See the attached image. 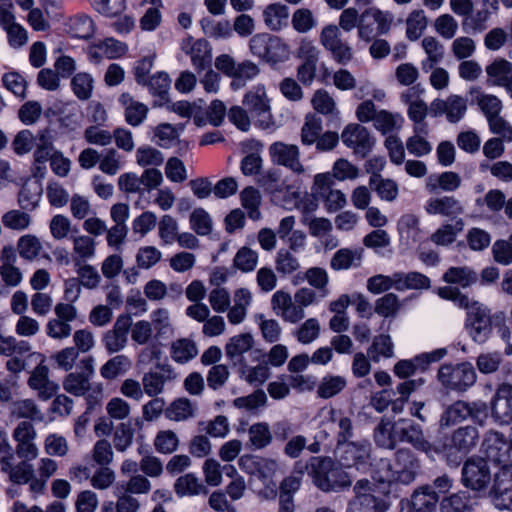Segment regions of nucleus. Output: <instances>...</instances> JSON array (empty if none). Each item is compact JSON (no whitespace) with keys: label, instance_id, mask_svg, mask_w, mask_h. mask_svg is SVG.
Here are the masks:
<instances>
[{"label":"nucleus","instance_id":"1","mask_svg":"<svg viewBox=\"0 0 512 512\" xmlns=\"http://www.w3.org/2000/svg\"><path fill=\"white\" fill-rule=\"evenodd\" d=\"M436 293L440 298L451 301L457 307L466 310L464 328L475 343H485L491 336L493 324L498 325L505 322L503 312L491 315L487 306L476 300H471L467 295L461 293L457 287H439Z\"/></svg>","mask_w":512,"mask_h":512},{"label":"nucleus","instance_id":"2","mask_svg":"<svg viewBox=\"0 0 512 512\" xmlns=\"http://www.w3.org/2000/svg\"><path fill=\"white\" fill-rule=\"evenodd\" d=\"M420 470V461L408 448H400L394 454V462L380 459L373 471V479L382 484L409 485L415 481Z\"/></svg>","mask_w":512,"mask_h":512},{"label":"nucleus","instance_id":"3","mask_svg":"<svg viewBox=\"0 0 512 512\" xmlns=\"http://www.w3.org/2000/svg\"><path fill=\"white\" fill-rule=\"evenodd\" d=\"M358 174V169L351 162H335L333 175L325 173L315 176L314 193L319 199L323 200L328 212H336L347 203L346 196L342 191L332 189L333 177L338 180L355 179Z\"/></svg>","mask_w":512,"mask_h":512},{"label":"nucleus","instance_id":"4","mask_svg":"<svg viewBox=\"0 0 512 512\" xmlns=\"http://www.w3.org/2000/svg\"><path fill=\"white\" fill-rule=\"evenodd\" d=\"M312 463V483L320 491L338 493L352 486L350 474L332 457L317 456Z\"/></svg>","mask_w":512,"mask_h":512},{"label":"nucleus","instance_id":"5","mask_svg":"<svg viewBox=\"0 0 512 512\" xmlns=\"http://www.w3.org/2000/svg\"><path fill=\"white\" fill-rule=\"evenodd\" d=\"M81 113L73 103L55 99L44 109L47 128L55 136H72L81 122Z\"/></svg>","mask_w":512,"mask_h":512},{"label":"nucleus","instance_id":"6","mask_svg":"<svg viewBox=\"0 0 512 512\" xmlns=\"http://www.w3.org/2000/svg\"><path fill=\"white\" fill-rule=\"evenodd\" d=\"M249 49L252 55L260 60L275 66L289 59V45L279 36L270 33H257L249 40Z\"/></svg>","mask_w":512,"mask_h":512},{"label":"nucleus","instance_id":"7","mask_svg":"<svg viewBox=\"0 0 512 512\" xmlns=\"http://www.w3.org/2000/svg\"><path fill=\"white\" fill-rule=\"evenodd\" d=\"M488 417V405L482 400L464 401L457 400L446 409L440 416L441 428H448L470 418L479 425H484Z\"/></svg>","mask_w":512,"mask_h":512},{"label":"nucleus","instance_id":"8","mask_svg":"<svg viewBox=\"0 0 512 512\" xmlns=\"http://www.w3.org/2000/svg\"><path fill=\"white\" fill-rule=\"evenodd\" d=\"M338 462L343 468L367 472L372 465V445L369 440L348 441L337 446Z\"/></svg>","mask_w":512,"mask_h":512},{"label":"nucleus","instance_id":"9","mask_svg":"<svg viewBox=\"0 0 512 512\" xmlns=\"http://www.w3.org/2000/svg\"><path fill=\"white\" fill-rule=\"evenodd\" d=\"M438 380L447 390L465 392L476 382V372L468 362L444 364L438 370Z\"/></svg>","mask_w":512,"mask_h":512},{"label":"nucleus","instance_id":"10","mask_svg":"<svg viewBox=\"0 0 512 512\" xmlns=\"http://www.w3.org/2000/svg\"><path fill=\"white\" fill-rule=\"evenodd\" d=\"M30 351V345L26 341H17L13 337H2V355L10 358L5 363L6 369L10 372L6 382L9 386H15L18 382L19 373L26 366L25 357Z\"/></svg>","mask_w":512,"mask_h":512},{"label":"nucleus","instance_id":"11","mask_svg":"<svg viewBox=\"0 0 512 512\" xmlns=\"http://www.w3.org/2000/svg\"><path fill=\"white\" fill-rule=\"evenodd\" d=\"M13 447L2 440V472L8 475V479L15 485L27 484L33 476L34 469L31 460L20 459L17 461Z\"/></svg>","mask_w":512,"mask_h":512},{"label":"nucleus","instance_id":"12","mask_svg":"<svg viewBox=\"0 0 512 512\" xmlns=\"http://www.w3.org/2000/svg\"><path fill=\"white\" fill-rule=\"evenodd\" d=\"M342 143L353 150L355 156L366 158L372 151L376 139L370 131L359 123L347 124L341 133Z\"/></svg>","mask_w":512,"mask_h":512},{"label":"nucleus","instance_id":"13","mask_svg":"<svg viewBox=\"0 0 512 512\" xmlns=\"http://www.w3.org/2000/svg\"><path fill=\"white\" fill-rule=\"evenodd\" d=\"M446 354V348H438L416 355L411 359L400 360L394 365L393 372L398 378H409L417 372L426 371L432 363L440 361Z\"/></svg>","mask_w":512,"mask_h":512},{"label":"nucleus","instance_id":"14","mask_svg":"<svg viewBox=\"0 0 512 512\" xmlns=\"http://www.w3.org/2000/svg\"><path fill=\"white\" fill-rule=\"evenodd\" d=\"M491 480L488 463L480 457L468 458L462 467V484L474 491L485 489Z\"/></svg>","mask_w":512,"mask_h":512},{"label":"nucleus","instance_id":"15","mask_svg":"<svg viewBox=\"0 0 512 512\" xmlns=\"http://www.w3.org/2000/svg\"><path fill=\"white\" fill-rule=\"evenodd\" d=\"M491 417L493 421L505 426L512 423V385L502 383L498 385L496 391L490 401Z\"/></svg>","mask_w":512,"mask_h":512},{"label":"nucleus","instance_id":"16","mask_svg":"<svg viewBox=\"0 0 512 512\" xmlns=\"http://www.w3.org/2000/svg\"><path fill=\"white\" fill-rule=\"evenodd\" d=\"M12 437L16 443L15 448H13L14 455L18 459L34 460L37 458L39 450L34 442L36 430L30 422H20L14 429Z\"/></svg>","mask_w":512,"mask_h":512},{"label":"nucleus","instance_id":"17","mask_svg":"<svg viewBox=\"0 0 512 512\" xmlns=\"http://www.w3.org/2000/svg\"><path fill=\"white\" fill-rule=\"evenodd\" d=\"M131 325L132 319L129 315H120L113 327L103 334L102 343L109 354L118 353L127 346Z\"/></svg>","mask_w":512,"mask_h":512},{"label":"nucleus","instance_id":"18","mask_svg":"<svg viewBox=\"0 0 512 512\" xmlns=\"http://www.w3.org/2000/svg\"><path fill=\"white\" fill-rule=\"evenodd\" d=\"M271 305L274 312L286 322L295 324L305 317V312L301 305L284 291L279 290L273 294Z\"/></svg>","mask_w":512,"mask_h":512},{"label":"nucleus","instance_id":"19","mask_svg":"<svg viewBox=\"0 0 512 512\" xmlns=\"http://www.w3.org/2000/svg\"><path fill=\"white\" fill-rule=\"evenodd\" d=\"M158 367L160 371H149L144 373L142 377L144 392L149 397H155L162 394L164 392L165 385L177 378V373L171 365L163 364Z\"/></svg>","mask_w":512,"mask_h":512},{"label":"nucleus","instance_id":"20","mask_svg":"<svg viewBox=\"0 0 512 512\" xmlns=\"http://www.w3.org/2000/svg\"><path fill=\"white\" fill-rule=\"evenodd\" d=\"M11 6V0H2V29L7 34L10 47L19 49L28 42V32L5 6Z\"/></svg>","mask_w":512,"mask_h":512},{"label":"nucleus","instance_id":"21","mask_svg":"<svg viewBox=\"0 0 512 512\" xmlns=\"http://www.w3.org/2000/svg\"><path fill=\"white\" fill-rule=\"evenodd\" d=\"M395 433L398 435L399 441L411 444L416 450L424 452L430 459L435 458L436 445L426 440L420 425L409 424L396 428Z\"/></svg>","mask_w":512,"mask_h":512},{"label":"nucleus","instance_id":"22","mask_svg":"<svg viewBox=\"0 0 512 512\" xmlns=\"http://www.w3.org/2000/svg\"><path fill=\"white\" fill-rule=\"evenodd\" d=\"M28 386L44 401L52 398L59 390V385L49 379V368L43 364L33 369L28 379Z\"/></svg>","mask_w":512,"mask_h":512},{"label":"nucleus","instance_id":"23","mask_svg":"<svg viewBox=\"0 0 512 512\" xmlns=\"http://www.w3.org/2000/svg\"><path fill=\"white\" fill-rule=\"evenodd\" d=\"M55 135L46 127L35 136L33 160H69L54 146Z\"/></svg>","mask_w":512,"mask_h":512},{"label":"nucleus","instance_id":"24","mask_svg":"<svg viewBox=\"0 0 512 512\" xmlns=\"http://www.w3.org/2000/svg\"><path fill=\"white\" fill-rule=\"evenodd\" d=\"M239 466L251 474H256L263 482L272 481L278 470L276 460L263 457L242 456L239 459Z\"/></svg>","mask_w":512,"mask_h":512},{"label":"nucleus","instance_id":"25","mask_svg":"<svg viewBox=\"0 0 512 512\" xmlns=\"http://www.w3.org/2000/svg\"><path fill=\"white\" fill-rule=\"evenodd\" d=\"M483 445L488 460L501 464L509 458L512 440L508 442L502 433L490 432L487 434Z\"/></svg>","mask_w":512,"mask_h":512},{"label":"nucleus","instance_id":"26","mask_svg":"<svg viewBox=\"0 0 512 512\" xmlns=\"http://www.w3.org/2000/svg\"><path fill=\"white\" fill-rule=\"evenodd\" d=\"M43 194L41 179L34 176L25 181L18 194V203L24 211H33L39 205Z\"/></svg>","mask_w":512,"mask_h":512},{"label":"nucleus","instance_id":"27","mask_svg":"<svg viewBox=\"0 0 512 512\" xmlns=\"http://www.w3.org/2000/svg\"><path fill=\"white\" fill-rule=\"evenodd\" d=\"M438 501V493L430 485H423L413 492L409 503L414 512H432Z\"/></svg>","mask_w":512,"mask_h":512},{"label":"nucleus","instance_id":"28","mask_svg":"<svg viewBox=\"0 0 512 512\" xmlns=\"http://www.w3.org/2000/svg\"><path fill=\"white\" fill-rule=\"evenodd\" d=\"M479 438L478 429L475 426L466 425L454 430L450 435L449 441L454 444L458 451L468 454L477 446Z\"/></svg>","mask_w":512,"mask_h":512},{"label":"nucleus","instance_id":"29","mask_svg":"<svg viewBox=\"0 0 512 512\" xmlns=\"http://www.w3.org/2000/svg\"><path fill=\"white\" fill-rule=\"evenodd\" d=\"M388 506L384 497L374 494L360 495L349 501L346 512H386Z\"/></svg>","mask_w":512,"mask_h":512},{"label":"nucleus","instance_id":"30","mask_svg":"<svg viewBox=\"0 0 512 512\" xmlns=\"http://www.w3.org/2000/svg\"><path fill=\"white\" fill-rule=\"evenodd\" d=\"M72 243L73 266L86 263L88 260L94 258L96 254V242L92 237L88 235L74 236L72 237Z\"/></svg>","mask_w":512,"mask_h":512},{"label":"nucleus","instance_id":"31","mask_svg":"<svg viewBox=\"0 0 512 512\" xmlns=\"http://www.w3.org/2000/svg\"><path fill=\"white\" fill-rule=\"evenodd\" d=\"M132 365V360L127 355L117 354L100 367V375L105 380L113 381L130 371Z\"/></svg>","mask_w":512,"mask_h":512},{"label":"nucleus","instance_id":"32","mask_svg":"<svg viewBox=\"0 0 512 512\" xmlns=\"http://www.w3.org/2000/svg\"><path fill=\"white\" fill-rule=\"evenodd\" d=\"M429 214H440L447 217H457L464 212L462 205L454 197H441L430 199L426 205Z\"/></svg>","mask_w":512,"mask_h":512},{"label":"nucleus","instance_id":"33","mask_svg":"<svg viewBox=\"0 0 512 512\" xmlns=\"http://www.w3.org/2000/svg\"><path fill=\"white\" fill-rule=\"evenodd\" d=\"M362 263V249L341 248L330 260V267L335 271L357 268Z\"/></svg>","mask_w":512,"mask_h":512},{"label":"nucleus","instance_id":"34","mask_svg":"<svg viewBox=\"0 0 512 512\" xmlns=\"http://www.w3.org/2000/svg\"><path fill=\"white\" fill-rule=\"evenodd\" d=\"M288 17V6L280 2L267 5L263 11L264 22L272 31H279L282 26H286Z\"/></svg>","mask_w":512,"mask_h":512},{"label":"nucleus","instance_id":"35","mask_svg":"<svg viewBox=\"0 0 512 512\" xmlns=\"http://www.w3.org/2000/svg\"><path fill=\"white\" fill-rule=\"evenodd\" d=\"M174 490L179 497L208 493L206 486L193 473H187L177 478L174 483Z\"/></svg>","mask_w":512,"mask_h":512},{"label":"nucleus","instance_id":"36","mask_svg":"<svg viewBox=\"0 0 512 512\" xmlns=\"http://www.w3.org/2000/svg\"><path fill=\"white\" fill-rule=\"evenodd\" d=\"M329 414L330 421L337 427L335 434L336 446L351 441L350 439L354 435L352 419L340 410L331 409Z\"/></svg>","mask_w":512,"mask_h":512},{"label":"nucleus","instance_id":"37","mask_svg":"<svg viewBox=\"0 0 512 512\" xmlns=\"http://www.w3.org/2000/svg\"><path fill=\"white\" fill-rule=\"evenodd\" d=\"M448 284H456L462 288H467L475 284L478 280V274L468 266L450 267L442 277Z\"/></svg>","mask_w":512,"mask_h":512},{"label":"nucleus","instance_id":"38","mask_svg":"<svg viewBox=\"0 0 512 512\" xmlns=\"http://www.w3.org/2000/svg\"><path fill=\"white\" fill-rule=\"evenodd\" d=\"M95 23L87 14H78L70 18L69 33L71 38L89 40L95 34Z\"/></svg>","mask_w":512,"mask_h":512},{"label":"nucleus","instance_id":"39","mask_svg":"<svg viewBox=\"0 0 512 512\" xmlns=\"http://www.w3.org/2000/svg\"><path fill=\"white\" fill-rule=\"evenodd\" d=\"M486 73L493 79L492 85H506L512 81V63L504 58H497L486 66Z\"/></svg>","mask_w":512,"mask_h":512},{"label":"nucleus","instance_id":"40","mask_svg":"<svg viewBox=\"0 0 512 512\" xmlns=\"http://www.w3.org/2000/svg\"><path fill=\"white\" fill-rule=\"evenodd\" d=\"M397 229L401 239L407 243H417L421 238L419 218L411 213L402 215L397 222Z\"/></svg>","mask_w":512,"mask_h":512},{"label":"nucleus","instance_id":"41","mask_svg":"<svg viewBox=\"0 0 512 512\" xmlns=\"http://www.w3.org/2000/svg\"><path fill=\"white\" fill-rule=\"evenodd\" d=\"M367 353L375 363H378L382 358H392L394 356V344L391 337L386 334L375 336Z\"/></svg>","mask_w":512,"mask_h":512},{"label":"nucleus","instance_id":"42","mask_svg":"<svg viewBox=\"0 0 512 512\" xmlns=\"http://www.w3.org/2000/svg\"><path fill=\"white\" fill-rule=\"evenodd\" d=\"M170 354L175 362L185 364L197 356L198 348L193 340L181 338L171 344Z\"/></svg>","mask_w":512,"mask_h":512},{"label":"nucleus","instance_id":"43","mask_svg":"<svg viewBox=\"0 0 512 512\" xmlns=\"http://www.w3.org/2000/svg\"><path fill=\"white\" fill-rule=\"evenodd\" d=\"M346 386L347 380L344 376L328 374L318 384L317 395L322 399H329L342 392Z\"/></svg>","mask_w":512,"mask_h":512},{"label":"nucleus","instance_id":"44","mask_svg":"<svg viewBox=\"0 0 512 512\" xmlns=\"http://www.w3.org/2000/svg\"><path fill=\"white\" fill-rule=\"evenodd\" d=\"M4 258L7 260V263H2V281L8 286L15 287L22 281V273L19 268L9 263L16 259L13 247H4L2 249V260Z\"/></svg>","mask_w":512,"mask_h":512},{"label":"nucleus","instance_id":"45","mask_svg":"<svg viewBox=\"0 0 512 512\" xmlns=\"http://www.w3.org/2000/svg\"><path fill=\"white\" fill-rule=\"evenodd\" d=\"M170 85L171 78L169 74L165 71H158L148 79L144 86L148 87L150 94L159 97L165 103H169L168 90Z\"/></svg>","mask_w":512,"mask_h":512},{"label":"nucleus","instance_id":"46","mask_svg":"<svg viewBox=\"0 0 512 512\" xmlns=\"http://www.w3.org/2000/svg\"><path fill=\"white\" fill-rule=\"evenodd\" d=\"M369 185L382 200L391 202L397 198L398 186L390 179H383L379 174L373 172Z\"/></svg>","mask_w":512,"mask_h":512},{"label":"nucleus","instance_id":"47","mask_svg":"<svg viewBox=\"0 0 512 512\" xmlns=\"http://www.w3.org/2000/svg\"><path fill=\"white\" fill-rule=\"evenodd\" d=\"M253 343V337L249 333L236 335L225 346L226 356L230 360L238 359L252 348Z\"/></svg>","mask_w":512,"mask_h":512},{"label":"nucleus","instance_id":"48","mask_svg":"<svg viewBox=\"0 0 512 512\" xmlns=\"http://www.w3.org/2000/svg\"><path fill=\"white\" fill-rule=\"evenodd\" d=\"M241 170L247 176H254L257 183L262 186L278 181V174L274 170L264 171L261 162H241Z\"/></svg>","mask_w":512,"mask_h":512},{"label":"nucleus","instance_id":"49","mask_svg":"<svg viewBox=\"0 0 512 512\" xmlns=\"http://www.w3.org/2000/svg\"><path fill=\"white\" fill-rule=\"evenodd\" d=\"M9 410L11 416L17 419L27 418L31 420H39L43 419V415L40 409L37 407L35 402L31 399H24L15 401L10 404Z\"/></svg>","mask_w":512,"mask_h":512},{"label":"nucleus","instance_id":"50","mask_svg":"<svg viewBox=\"0 0 512 512\" xmlns=\"http://www.w3.org/2000/svg\"><path fill=\"white\" fill-rule=\"evenodd\" d=\"M74 269L77 274V277L74 278L79 281L82 287L88 290L98 288L101 282V275L94 266L82 263L74 266Z\"/></svg>","mask_w":512,"mask_h":512},{"label":"nucleus","instance_id":"51","mask_svg":"<svg viewBox=\"0 0 512 512\" xmlns=\"http://www.w3.org/2000/svg\"><path fill=\"white\" fill-rule=\"evenodd\" d=\"M63 388L67 393L79 397L91 390V383L87 376L72 372L65 377Z\"/></svg>","mask_w":512,"mask_h":512},{"label":"nucleus","instance_id":"52","mask_svg":"<svg viewBox=\"0 0 512 512\" xmlns=\"http://www.w3.org/2000/svg\"><path fill=\"white\" fill-rule=\"evenodd\" d=\"M394 426L390 422L381 421L374 430V440L379 447L394 449L398 440Z\"/></svg>","mask_w":512,"mask_h":512},{"label":"nucleus","instance_id":"53","mask_svg":"<svg viewBox=\"0 0 512 512\" xmlns=\"http://www.w3.org/2000/svg\"><path fill=\"white\" fill-rule=\"evenodd\" d=\"M249 442L254 449H262L272 441L270 427L265 422L255 423L248 430Z\"/></svg>","mask_w":512,"mask_h":512},{"label":"nucleus","instance_id":"54","mask_svg":"<svg viewBox=\"0 0 512 512\" xmlns=\"http://www.w3.org/2000/svg\"><path fill=\"white\" fill-rule=\"evenodd\" d=\"M242 206L247 210L250 219L257 221L261 218L259 206L261 204V195L253 187H246L240 194Z\"/></svg>","mask_w":512,"mask_h":512},{"label":"nucleus","instance_id":"55","mask_svg":"<svg viewBox=\"0 0 512 512\" xmlns=\"http://www.w3.org/2000/svg\"><path fill=\"white\" fill-rule=\"evenodd\" d=\"M191 229L200 236H206L212 232L213 221L209 213L203 208H196L190 215Z\"/></svg>","mask_w":512,"mask_h":512},{"label":"nucleus","instance_id":"56","mask_svg":"<svg viewBox=\"0 0 512 512\" xmlns=\"http://www.w3.org/2000/svg\"><path fill=\"white\" fill-rule=\"evenodd\" d=\"M195 407L189 399L180 398L171 403L166 410L170 420L184 421L194 416Z\"/></svg>","mask_w":512,"mask_h":512},{"label":"nucleus","instance_id":"57","mask_svg":"<svg viewBox=\"0 0 512 512\" xmlns=\"http://www.w3.org/2000/svg\"><path fill=\"white\" fill-rule=\"evenodd\" d=\"M93 78L89 73L80 72L71 79V89L79 100H88L93 91Z\"/></svg>","mask_w":512,"mask_h":512},{"label":"nucleus","instance_id":"58","mask_svg":"<svg viewBox=\"0 0 512 512\" xmlns=\"http://www.w3.org/2000/svg\"><path fill=\"white\" fill-rule=\"evenodd\" d=\"M305 278L312 287L318 290L321 298L328 296L329 276L325 269L320 267L309 268L305 272Z\"/></svg>","mask_w":512,"mask_h":512},{"label":"nucleus","instance_id":"59","mask_svg":"<svg viewBox=\"0 0 512 512\" xmlns=\"http://www.w3.org/2000/svg\"><path fill=\"white\" fill-rule=\"evenodd\" d=\"M460 183L459 175L454 172H444L439 176L431 175L427 179V187L430 190L440 187L444 191H454L460 186Z\"/></svg>","mask_w":512,"mask_h":512},{"label":"nucleus","instance_id":"60","mask_svg":"<svg viewBox=\"0 0 512 512\" xmlns=\"http://www.w3.org/2000/svg\"><path fill=\"white\" fill-rule=\"evenodd\" d=\"M275 268L282 275H290L300 268V263L291 251L280 249L276 254Z\"/></svg>","mask_w":512,"mask_h":512},{"label":"nucleus","instance_id":"61","mask_svg":"<svg viewBox=\"0 0 512 512\" xmlns=\"http://www.w3.org/2000/svg\"><path fill=\"white\" fill-rule=\"evenodd\" d=\"M463 225L464 224L461 219L456 221L454 226L451 224L443 225L432 234V242L442 246L453 243L456 239L457 233L462 231Z\"/></svg>","mask_w":512,"mask_h":512},{"label":"nucleus","instance_id":"62","mask_svg":"<svg viewBox=\"0 0 512 512\" xmlns=\"http://www.w3.org/2000/svg\"><path fill=\"white\" fill-rule=\"evenodd\" d=\"M399 309V298L394 293H387L375 302V312L385 318L394 317Z\"/></svg>","mask_w":512,"mask_h":512},{"label":"nucleus","instance_id":"63","mask_svg":"<svg viewBox=\"0 0 512 512\" xmlns=\"http://www.w3.org/2000/svg\"><path fill=\"white\" fill-rule=\"evenodd\" d=\"M470 498L467 492L461 491L446 497L441 502L443 512H465L469 507Z\"/></svg>","mask_w":512,"mask_h":512},{"label":"nucleus","instance_id":"64","mask_svg":"<svg viewBox=\"0 0 512 512\" xmlns=\"http://www.w3.org/2000/svg\"><path fill=\"white\" fill-rule=\"evenodd\" d=\"M492 254L495 262L501 265L506 266L512 263V233L508 239L494 242Z\"/></svg>","mask_w":512,"mask_h":512}]
</instances>
